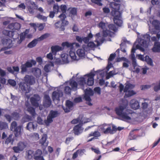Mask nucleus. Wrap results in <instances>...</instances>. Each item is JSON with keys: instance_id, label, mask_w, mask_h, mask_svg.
<instances>
[{"instance_id": "1", "label": "nucleus", "mask_w": 160, "mask_h": 160, "mask_svg": "<svg viewBox=\"0 0 160 160\" xmlns=\"http://www.w3.org/2000/svg\"><path fill=\"white\" fill-rule=\"evenodd\" d=\"M128 106V104H123L120 105L115 109V111L117 115L121 118V120L126 121L130 120L131 118L128 116V114H132V112L131 110L126 109Z\"/></svg>"}, {"instance_id": "2", "label": "nucleus", "mask_w": 160, "mask_h": 160, "mask_svg": "<svg viewBox=\"0 0 160 160\" xmlns=\"http://www.w3.org/2000/svg\"><path fill=\"white\" fill-rule=\"evenodd\" d=\"M120 9L118 7V8H114L111 12V15L113 16V21L114 23L118 27L122 26V20L121 19V12L119 11Z\"/></svg>"}, {"instance_id": "3", "label": "nucleus", "mask_w": 160, "mask_h": 160, "mask_svg": "<svg viewBox=\"0 0 160 160\" xmlns=\"http://www.w3.org/2000/svg\"><path fill=\"white\" fill-rule=\"evenodd\" d=\"M60 113L58 111L51 110L47 118V119L44 121V123L47 126H49L50 124L53 122V119L58 117Z\"/></svg>"}, {"instance_id": "4", "label": "nucleus", "mask_w": 160, "mask_h": 160, "mask_svg": "<svg viewBox=\"0 0 160 160\" xmlns=\"http://www.w3.org/2000/svg\"><path fill=\"white\" fill-rule=\"evenodd\" d=\"M22 126L21 125L17 126V123L16 121L12 122L11 124L10 130L15 132V136L18 137L21 135Z\"/></svg>"}, {"instance_id": "5", "label": "nucleus", "mask_w": 160, "mask_h": 160, "mask_svg": "<svg viewBox=\"0 0 160 160\" xmlns=\"http://www.w3.org/2000/svg\"><path fill=\"white\" fill-rule=\"evenodd\" d=\"M41 98L37 94H35L30 98V102L32 105L35 108H38L41 102Z\"/></svg>"}, {"instance_id": "6", "label": "nucleus", "mask_w": 160, "mask_h": 160, "mask_svg": "<svg viewBox=\"0 0 160 160\" xmlns=\"http://www.w3.org/2000/svg\"><path fill=\"white\" fill-rule=\"evenodd\" d=\"M36 64L35 60L32 59L30 61H28L24 64H22L21 66V72L23 73L26 72L27 68L32 67L33 65H35Z\"/></svg>"}, {"instance_id": "7", "label": "nucleus", "mask_w": 160, "mask_h": 160, "mask_svg": "<svg viewBox=\"0 0 160 160\" xmlns=\"http://www.w3.org/2000/svg\"><path fill=\"white\" fill-rule=\"evenodd\" d=\"M136 41L133 44V46L131 49V58L132 60L135 59V57L134 53L135 52V51L137 49H139L140 51L144 52L145 51V49L142 47H141L138 44H137L136 45V47H135V45Z\"/></svg>"}, {"instance_id": "8", "label": "nucleus", "mask_w": 160, "mask_h": 160, "mask_svg": "<svg viewBox=\"0 0 160 160\" xmlns=\"http://www.w3.org/2000/svg\"><path fill=\"white\" fill-rule=\"evenodd\" d=\"M24 82L28 85H33L35 82V78L32 75H26L24 78Z\"/></svg>"}, {"instance_id": "9", "label": "nucleus", "mask_w": 160, "mask_h": 160, "mask_svg": "<svg viewBox=\"0 0 160 160\" xmlns=\"http://www.w3.org/2000/svg\"><path fill=\"white\" fill-rule=\"evenodd\" d=\"M19 88L23 92L26 93H29L31 90L30 86L28 85L24 82H21L19 84Z\"/></svg>"}, {"instance_id": "10", "label": "nucleus", "mask_w": 160, "mask_h": 160, "mask_svg": "<svg viewBox=\"0 0 160 160\" xmlns=\"http://www.w3.org/2000/svg\"><path fill=\"white\" fill-rule=\"evenodd\" d=\"M65 105L66 108H63L65 112H68L73 108L74 103L73 102L69 100H67L66 101Z\"/></svg>"}, {"instance_id": "11", "label": "nucleus", "mask_w": 160, "mask_h": 160, "mask_svg": "<svg viewBox=\"0 0 160 160\" xmlns=\"http://www.w3.org/2000/svg\"><path fill=\"white\" fill-rule=\"evenodd\" d=\"M129 104L131 108L134 110L138 109L140 107L139 102L135 99L131 100Z\"/></svg>"}, {"instance_id": "12", "label": "nucleus", "mask_w": 160, "mask_h": 160, "mask_svg": "<svg viewBox=\"0 0 160 160\" xmlns=\"http://www.w3.org/2000/svg\"><path fill=\"white\" fill-rule=\"evenodd\" d=\"M139 130L137 129H134L132 130L129 134V138L130 140H134L137 139L138 137H140L142 136V134H136L134 132V131H138Z\"/></svg>"}, {"instance_id": "13", "label": "nucleus", "mask_w": 160, "mask_h": 160, "mask_svg": "<svg viewBox=\"0 0 160 160\" xmlns=\"http://www.w3.org/2000/svg\"><path fill=\"white\" fill-rule=\"evenodd\" d=\"M82 124L79 123L75 126L73 128V132L75 135H78L82 132Z\"/></svg>"}, {"instance_id": "14", "label": "nucleus", "mask_w": 160, "mask_h": 160, "mask_svg": "<svg viewBox=\"0 0 160 160\" xmlns=\"http://www.w3.org/2000/svg\"><path fill=\"white\" fill-rule=\"evenodd\" d=\"M152 51L154 52H160V42H155Z\"/></svg>"}, {"instance_id": "15", "label": "nucleus", "mask_w": 160, "mask_h": 160, "mask_svg": "<svg viewBox=\"0 0 160 160\" xmlns=\"http://www.w3.org/2000/svg\"><path fill=\"white\" fill-rule=\"evenodd\" d=\"M52 53L54 55H56L57 52L62 50V48L58 45L53 46L51 47Z\"/></svg>"}, {"instance_id": "16", "label": "nucleus", "mask_w": 160, "mask_h": 160, "mask_svg": "<svg viewBox=\"0 0 160 160\" xmlns=\"http://www.w3.org/2000/svg\"><path fill=\"white\" fill-rule=\"evenodd\" d=\"M138 43H139L138 45L143 48H147L148 47L149 43L145 39H143L141 38H139Z\"/></svg>"}, {"instance_id": "17", "label": "nucleus", "mask_w": 160, "mask_h": 160, "mask_svg": "<svg viewBox=\"0 0 160 160\" xmlns=\"http://www.w3.org/2000/svg\"><path fill=\"white\" fill-rule=\"evenodd\" d=\"M37 124L36 122H30L27 124L26 128L28 130H30L31 129H34L35 128H37Z\"/></svg>"}, {"instance_id": "18", "label": "nucleus", "mask_w": 160, "mask_h": 160, "mask_svg": "<svg viewBox=\"0 0 160 160\" xmlns=\"http://www.w3.org/2000/svg\"><path fill=\"white\" fill-rule=\"evenodd\" d=\"M39 41L38 38L34 39L28 44L27 47L29 48H32L35 47L37 44L38 42Z\"/></svg>"}, {"instance_id": "19", "label": "nucleus", "mask_w": 160, "mask_h": 160, "mask_svg": "<svg viewBox=\"0 0 160 160\" xmlns=\"http://www.w3.org/2000/svg\"><path fill=\"white\" fill-rule=\"evenodd\" d=\"M126 86L124 89V92H127L129 89H133L135 87L134 84H132L128 82L127 81L125 84Z\"/></svg>"}, {"instance_id": "20", "label": "nucleus", "mask_w": 160, "mask_h": 160, "mask_svg": "<svg viewBox=\"0 0 160 160\" xmlns=\"http://www.w3.org/2000/svg\"><path fill=\"white\" fill-rule=\"evenodd\" d=\"M83 99L86 101V103L87 104L90 106L92 105V104L91 102L92 100L90 96L85 94Z\"/></svg>"}, {"instance_id": "21", "label": "nucleus", "mask_w": 160, "mask_h": 160, "mask_svg": "<svg viewBox=\"0 0 160 160\" xmlns=\"http://www.w3.org/2000/svg\"><path fill=\"white\" fill-rule=\"evenodd\" d=\"M86 77H81L79 78H77V81H78V83L81 86H83L84 84H86Z\"/></svg>"}, {"instance_id": "22", "label": "nucleus", "mask_w": 160, "mask_h": 160, "mask_svg": "<svg viewBox=\"0 0 160 160\" xmlns=\"http://www.w3.org/2000/svg\"><path fill=\"white\" fill-rule=\"evenodd\" d=\"M47 138L48 137L47 134H43L41 138L39 140V143L41 144L42 146L44 145Z\"/></svg>"}, {"instance_id": "23", "label": "nucleus", "mask_w": 160, "mask_h": 160, "mask_svg": "<svg viewBox=\"0 0 160 160\" xmlns=\"http://www.w3.org/2000/svg\"><path fill=\"white\" fill-rule=\"evenodd\" d=\"M73 78H75L74 76H73L72 78L70 80L69 82L70 85L72 89L77 88L78 87V84L76 81L73 80Z\"/></svg>"}, {"instance_id": "24", "label": "nucleus", "mask_w": 160, "mask_h": 160, "mask_svg": "<svg viewBox=\"0 0 160 160\" xmlns=\"http://www.w3.org/2000/svg\"><path fill=\"white\" fill-rule=\"evenodd\" d=\"M159 24V21L157 20H154L152 22V26L154 27L155 29L156 30H160Z\"/></svg>"}, {"instance_id": "25", "label": "nucleus", "mask_w": 160, "mask_h": 160, "mask_svg": "<svg viewBox=\"0 0 160 160\" xmlns=\"http://www.w3.org/2000/svg\"><path fill=\"white\" fill-rule=\"evenodd\" d=\"M68 54H66L64 53L61 54V57L63 64L69 63V61L68 60Z\"/></svg>"}, {"instance_id": "26", "label": "nucleus", "mask_w": 160, "mask_h": 160, "mask_svg": "<svg viewBox=\"0 0 160 160\" xmlns=\"http://www.w3.org/2000/svg\"><path fill=\"white\" fill-rule=\"evenodd\" d=\"M27 111L29 112L33 117L35 116L36 113L35 109L33 107L30 106L28 108Z\"/></svg>"}, {"instance_id": "27", "label": "nucleus", "mask_w": 160, "mask_h": 160, "mask_svg": "<svg viewBox=\"0 0 160 160\" xmlns=\"http://www.w3.org/2000/svg\"><path fill=\"white\" fill-rule=\"evenodd\" d=\"M61 21L62 23L61 26L60 27V30L64 31L65 29L64 27L68 24L69 22L67 20H65V19L62 20Z\"/></svg>"}, {"instance_id": "28", "label": "nucleus", "mask_w": 160, "mask_h": 160, "mask_svg": "<svg viewBox=\"0 0 160 160\" xmlns=\"http://www.w3.org/2000/svg\"><path fill=\"white\" fill-rule=\"evenodd\" d=\"M111 2L109 4V7L110 8H112V9H114V8H118V7L120 8V7L121 6L120 4L117 3L115 2Z\"/></svg>"}, {"instance_id": "29", "label": "nucleus", "mask_w": 160, "mask_h": 160, "mask_svg": "<svg viewBox=\"0 0 160 160\" xmlns=\"http://www.w3.org/2000/svg\"><path fill=\"white\" fill-rule=\"evenodd\" d=\"M127 92H128V93H127L126 92L125 93L124 96V98L131 97L136 93V92L133 90H128Z\"/></svg>"}, {"instance_id": "30", "label": "nucleus", "mask_w": 160, "mask_h": 160, "mask_svg": "<svg viewBox=\"0 0 160 160\" xmlns=\"http://www.w3.org/2000/svg\"><path fill=\"white\" fill-rule=\"evenodd\" d=\"M12 118L15 120H18L20 118V114L17 112H14L11 113Z\"/></svg>"}, {"instance_id": "31", "label": "nucleus", "mask_w": 160, "mask_h": 160, "mask_svg": "<svg viewBox=\"0 0 160 160\" xmlns=\"http://www.w3.org/2000/svg\"><path fill=\"white\" fill-rule=\"evenodd\" d=\"M94 70V68H93L91 70V72L89 73L84 75V77H86V78H88L92 79H92H94V76L95 75V73L93 72V71Z\"/></svg>"}, {"instance_id": "32", "label": "nucleus", "mask_w": 160, "mask_h": 160, "mask_svg": "<svg viewBox=\"0 0 160 160\" xmlns=\"http://www.w3.org/2000/svg\"><path fill=\"white\" fill-rule=\"evenodd\" d=\"M145 61L147 62L148 64L152 66H153L152 60L148 56L146 55L145 56Z\"/></svg>"}, {"instance_id": "33", "label": "nucleus", "mask_w": 160, "mask_h": 160, "mask_svg": "<svg viewBox=\"0 0 160 160\" xmlns=\"http://www.w3.org/2000/svg\"><path fill=\"white\" fill-rule=\"evenodd\" d=\"M77 53L80 57H84L85 55V52L82 49H79L77 51Z\"/></svg>"}, {"instance_id": "34", "label": "nucleus", "mask_w": 160, "mask_h": 160, "mask_svg": "<svg viewBox=\"0 0 160 160\" xmlns=\"http://www.w3.org/2000/svg\"><path fill=\"white\" fill-rule=\"evenodd\" d=\"M5 32H7V33L6 34V35L9 37L10 38H12L14 36V31L5 30L3 31L4 34H6V33H5Z\"/></svg>"}, {"instance_id": "35", "label": "nucleus", "mask_w": 160, "mask_h": 160, "mask_svg": "<svg viewBox=\"0 0 160 160\" xmlns=\"http://www.w3.org/2000/svg\"><path fill=\"white\" fill-rule=\"evenodd\" d=\"M18 146L21 150V151H22L26 147L25 143L22 142H19L18 144Z\"/></svg>"}, {"instance_id": "36", "label": "nucleus", "mask_w": 160, "mask_h": 160, "mask_svg": "<svg viewBox=\"0 0 160 160\" xmlns=\"http://www.w3.org/2000/svg\"><path fill=\"white\" fill-rule=\"evenodd\" d=\"M51 104V100H43V105L45 107H49Z\"/></svg>"}, {"instance_id": "37", "label": "nucleus", "mask_w": 160, "mask_h": 160, "mask_svg": "<svg viewBox=\"0 0 160 160\" xmlns=\"http://www.w3.org/2000/svg\"><path fill=\"white\" fill-rule=\"evenodd\" d=\"M50 36V34L48 33H45L42 35L39 38H38V40L39 41H41L46 39L48 37Z\"/></svg>"}, {"instance_id": "38", "label": "nucleus", "mask_w": 160, "mask_h": 160, "mask_svg": "<svg viewBox=\"0 0 160 160\" xmlns=\"http://www.w3.org/2000/svg\"><path fill=\"white\" fill-rule=\"evenodd\" d=\"M62 46L63 48L67 47L68 48L72 47L73 45L71 43H69L68 42H65L62 43Z\"/></svg>"}, {"instance_id": "39", "label": "nucleus", "mask_w": 160, "mask_h": 160, "mask_svg": "<svg viewBox=\"0 0 160 160\" xmlns=\"http://www.w3.org/2000/svg\"><path fill=\"white\" fill-rule=\"evenodd\" d=\"M2 43L4 45H10L12 42L11 40L9 38H6L2 40Z\"/></svg>"}, {"instance_id": "40", "label": "nucleus", "mask_w": 160, "mask_h": 160, "mask_svg": "<svg viewBox=\"0 0 160 160\" xmlns=\"http://www.w3.org/2000/svg\"><path fill=\"white\" fill-rule=\"evenodd\" d=\"M108 27L109 29L113 30L115 32H116L118 30V28L116 27L115 25L113 24H110L108 25Z\"/></svg>"}, {"instance_id": "41", "label": "nucleus", "mask_w": 160, "mask_h": 160, "mask_svg": "<svg viewBox=\"0 0 160 160\" xmlns=\"http://www.w3.org/2000/svg\"><path fill=\"white\" fill-rule=\"evenodd\" d=\"M85 94L88 95L90 96H92L94 95L93 91L90 88L89 89H86L85 90Z\"/></svg>"}, {"instance_id": "42", "label": "nucleus", "mask_w": 160, "mask_h": 160, "mask_svg": "<svg viewBox=\"0 0 160 160\" xmlns=\"http://www.w3.org/2000/svg\"><path fill=\"white\" fill-rule=\"evenodd\" d=\"M59 93L56 91H54L52 92V98L54 100L55 99L58 100L59 99V97H58L59 95Z\"/></svg>"}, {"instance_id": "43", "label": "nucleus", "mask_w": 160, "mask_h": 160, "mask_svg": "<svg viewBox=\"0 0 160 160\" xmlns=\"http://www.w3.org/2000/svg\"><path fill=\"white\" fill-rule=\"evenodd\" d=\"M144 38L143 39H145L148 43H149L150 41V36L149 34H146L144 35H141Z\"/></svg>"}, {"instance_id": "44", "label": "nucleus", "mask_w": 160, "mask_h": 160, "mask_svg": "<svg viewBox=\"0 0 160 160\" xmlns=\"http://www.w3.org/2000/svg\"><path fill=\"white\" fill-rule=\"evenodd\" d=\"M8 82L9 84L13 87L15 86L17 84L16 81L13 79H9L8 80Z\"/></svg>"}, {"instance_id": "45", "label": "nucleus", "mask_w": 160, "mask_h": 160, "mask_svg": "<svg viewBox=\"0 0 160 160\" xmlns=\"http://www.w3.org/2000/svg\"><path fill=\"white\" fill-rule=\"evenodd\" d=\"M122 61H125L127 62H129L128 60L124 57L117 58L116 59V61L117 62H119Z\"/></svg>"}, {"instance_id": "46", "label": "nucleus", "mask_w": 160, "mask_h": 160, "mask_svg": "<svg viewBox=\"0 0 160 160\" xmlns=\"http://www.w3.org/2000/svg\"><path fill=\"white\" fill-rule=\"evenodd\" d=\"M94 79L88 78L86 82L88 86H92L94 84Z\"/></svg>"}, {"instance_id": "47", "label": "nucleus", "mask_w": 160, "mask_h": 160, "mask_svg": "<svg viewBox=\"0 0 160 160\" xmlns=\"http://www.w3.org/2000/svg\"><path fill=\"white\" fill-rule=\"evenodd\" d=\"M69 55L71 58L74 60H75L76 58L75 53L74 52L70 50L69 51Z\"/></svg>"}, {"instance_id": "48", "label": "nucleus", "mask_w": 160, "mask_h": 160, "mask_svg": "<svg viewBox=\"0 0 160 160\" xmlns=\"http://www.w3.org/2000/svg\"><path fill=\"white\" fill-rule=\"evenodd\" d=\"M8 126V124L6 122H2L1 123H0V129L2 130L5 129Z\"/></svg>"}, {"instance_id": "49", "label": "nucleus", "mask_w": 160, "mask_h": 160, "mask_svg": "<svg viewBox=\"0 0 160 160\" xmlns=\"http://www.w3.org/2000/svg\"><path fill=\"white\" fill-rule=\"evenodd\" d=\"M71 88L69 86H66L65 87L64 89V93L67 94H71Z\"/></svg>"}, {"instance_id": "50", "label": "nucleus", "mask_w": 160, "mask_h": 160, "mask_svg": "<svg viewBox=\"0 0 160 160\" xmlns=\"http://www.w3.org/2000/svg\"><path fill=\"white\" fill-rule=\"evenodd\" d=\"M60 9L63 13H65L67 9V7L66 5H62L60 6Z\"/></svg>"}, {"instance_id": "51", "label": "nucleus", "mask_w": 160, "mask_h": 160, "mask_svg": "<svg viewBox=\"0 0 160 160\" xmlns=\"http://www.w3.org/2000/svg\"><path fill=\"white\" fill-rule=\"evenodd\" d=\"M92 3L97 4L99 6H102V4L101 2V0H91Z\"/></svg>"}, {"instance_id": "52", "label": "nucleus", "mask_w": 160, "mask_h": 160, "mask_svg": "<svg viewBox=\"0 0 160 160\" xmlns=\"http://www.w3.org/2000/svg\"><path fill=\"white\" fill-rule=\"evenodd\" d=\"M70 12L73 16L76 15H77V8H72L70 11Z\"/></svg>"}, {"instance_id": "53", "label": "nucleus", "mask_w": 160, "mask_h": 160, "mask_svg": "<svg viewBox=\"0 0 160 160\" xmlns=\"http://www.w3.org/2000/svg\"><path fill=\"white\" fill-rule=\"evenodd\" d=\"M21 24L18 22L14 23V30H18L21 28Z\"/></svg>"}, {"instance_id": "54", "label": "nucleus", "mask_w": 160, "mask_h": 160, "mask_svg": "<svg viewBox=\"0 0 160 160\" xmlns=\"http://www.w3.org/2000/svg\"><path fill=\"white\" fill-rule=\"evenodd\" d=\"M109 30L106 29L102 31V35L103 37H106L109 36Z\"/></svg>"}, {"instance_id": "55", "label": "nucleus", "mask_w": 160, "mask_h": 160, "mask_svg": "<svg viewBox=\"0 0 160 160\" xmlns=\"http://www.w3.org/2000/svg\"><path fill=\"white\" fill-rule=\"evenodd\" d=\"M94 91L95 93L100 95L101 93V89L99 87H96L94 89Z\"/></svg>"}, {"instance_id": "56", "label": "nucleus", "mask_w": 160, "mask_h": 160, "mask_svg": "<svg viewBox=\"0 0 160 160\" xmlns=\"http://www.w3.org/2000/svg\"><path fill=\"white\" fill-rule=\"evenodd\" d=\"M37 122L40 125L44 124V122L42 118L39 116H38L37 118Z\"/></svg>"}, {"instance_id": "57", "label": "nucleus", "mask_w": 160, "mask_h": 160, "mask_svg": "<svg viewBox=\"0 0 160 160\" xmlns=\"http://www.w3.org/2000/svg\"><path fill=\"white\" fill-rule=\"evenodd\" d=\"M73 101L76 103L81 102H82V98L81 97H76L74 99Z\"/></svg>"}, {"instance_id": "58", "label": "nucleus", "mask_w": 160, "mask_h": 160, "mask_svg": "<svg viewBox=\"0 0 160 160\" xmlns=\"http://www.w3.org/2000/svg\"><path fill=\"white\" fill-rule=\"evenodd\" d=\"M53 11H54L55 12H59V7L58 5V4H54L53 7Z\"/></svg>"}, {"instance_id": "59", "label": "nucleus", "mask_w": 160, "mask_h": 160, "mask_svg": "<svg viewBox=\"0 0 160 160\" xmlns=\"http://www.w3.org/2000/svg\"><path fill=\"white\" fill-rule=\"evenodd\" d=\"M105 134H107L110 133L111 134H112L114 132H112L111 128L110 127H108L103 132Z\"/></svg>"}, {"instance_id": "60", "label": "nucleus", "mask_w": 160, "mask_h": 160, "mask_svg": "<svg viewBox=\"0 0 160 160\" xmlns=\"http://www.w3.org/2000/svg\"><path fill=\"white\" fill-rule=\"evenodd\" d=\"M153 90L155 92H157L158 90H160V80L159 82V84L154 86Z\"/></svg>"}, {"instance_id": "61", "label": "nucleus", "mask_w": 160, "mask_h": 160, "mask_svg": "<svg viewBox=\"0 0 160 160\" xmlns=\"http://www.w3.org/2000/svg\"><path fill=\"white\" fill-rule=\"evenodd\" d=\"M88 45L89 48H92L96 47V45L92 41H91L88 43Z\"/></svg>"}, {"instance_id": "62", "label": "nucleus", "mask_w": 160, "mask_h": 160, "mask_svg": "<svg viewBox=\"0 0 160 160\" xmlns=\"http://www.w3.org/2000/svg\"><path fill=\"white\" fill-rule=\"evenodd\" d=\"M116 55L115 53H114L111 54L109 56V58L108 59V61L109 62L112 61L115 58Z\"/></svg>"}, {"instance_id": "63", "label": "nucleus", "mask_w": 160, "mask_h": 160, "mask_svg": "<svg viewBox=\"0 0 160 160\" xmlns=\"http://www.w3.org/2000/svg\"><path fill=\"white\" fill-rule=\"evenodd\" d=\"M34 159L35 160H43L44 159L43 156L40 155H34Z\"/></svg>"}, {"instance_id": "64", "label": "nucleus", "mask_w": 160, "mask_h": 160, "mask_svg": "<svg viewBox=\"0 0 160 160\" xmlns=\"http://www.w3.org/2000/svg\"><path fill=\"white\" fill-rule=\"evenodd\" d=\"M12 149L15 153H19L20 151H21V150L18 146H14L13 147Z\"/></svg>"}]
</instances>
